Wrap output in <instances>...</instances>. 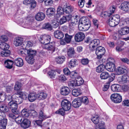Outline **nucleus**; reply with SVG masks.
Returning <instances> with one entry per match:
<instances>
[{"mask_svg":"<svg viewBox=\"0 0 129 129\" xmlns=\"http://www.w3.org/2000/svg\"><path fill=\"white\" fill-rule=\"evenodd\" d=\"M120 21V17L118 15H116L111 17L108 20V23L109 25L114 27L117 25Z\"/></svg>","mask_w":129,"mask_h":129,"instance_id":"f257e3e1","label":"nucleus"},{"mask_svg":"<svg viewBox=\"0 0 129 129\" xmlns=\"http://www.w3.org/2000/svg\"><path fill=\"white\" fill-rule=\"evenodd\" d=\"M110 99L112 102L116 103H120L122 100V96L118 93L112 94L110 96Z\"/></svg>","mask_w":129,"mask_h":129,"instance_id":"f03ea898","label":"nucleus"},{"mask_svg":"<svg viewBox=\"0 0 129 129\" xmlns=\"http://www.w3.org/2000/svg\"><path fill=\"white\" fill-rule=\"evenodd\" d=\"M114 60L112 59V61H109L106 64L105 66L106 69L110 72H113L115 70V66L114 63Z\"/></svg>","mask_w":129,"mask_h":129,"instance_id":"7ed1b4c3","label":"nucleus"},{"mask_svg":"<svg viewBox=\"0 0 129 129\" xmlns=\"http://www.w3.org/2000/svg\"><path fill=\"white\" fill-rule=\"evenodd\" d=\"M80 19L79 18H78L76 16V18H72L71 21L69 23V27L70 29H74L75 26L78 25L80 22Z\"/></svg>","mask_w":129,"mask_h":129,"instance_id":"20e7f679","label":"nucleus"},{"mask_svg":"<svg viewBox=\"0 0 129 129\" xmlns=\"http://www.w3.org/2000/svg\"><path fill=\"white\" fill-rule=\"evenodd\" d=\"M62 108L67 111L69 110L71 108V104L70 102L66 100H63L61 103Z\"/></svg>","mask_w":129,"mask_h":129,"instance_id":"39448f33","label":"nucleus"},{"mask_svg":"<svg viewBox=\"0 0 129 129\" xmlns=\"http://www.w3.org/2000/svg\"><path fill=\"white\" fill-rule=\"evenodd\" d=\"M100 43V41L99 40L94 39L90 43L89 45V48L90 50L93 51L94 50L95 47L97 46Z\"/></svg>","mask_w":129,"mask_h":129,"instance_id":"423d86ee","label":"nucleus"},{"mask_svg":"<svg viewBox=\"0 0 129 129\" xmlns=\"http://www.w3.org/2000/svg\"><path fill=\"white\" fill-rule=\"evenodd\" d=\"M23 3L26 5H27L29 4L30 6L29 8L31 10L35 8L36 5V2L34 0H24Z\"/></svg>","mask_w":129,"mask_h":129,"instance_id":"0eeeda50","label":"nucleus"},{"mask_svg":"<svg viewBox=\"0 0 129 129\" xmlns=\"http://www.w3.org/2000/svg\"><path fill=\"white\" fill-rule=\"evenodd\" d=\"M42 47L43 49L48 50L49 51V52L51 54L54 52L55 50L54 46L51 43L43 45H42Z\"/></svg>","mask_w":129,"mask_h":129,"instance_id":"6e6552de","label":"nucleus"},{"mask_svg":"<svg viewBox=\"0 0 129 129\" xmlns=\"http://www.w3.org/2000/svg\"><path fill=\"white\" fill-rule=\"evenodd\" d=\"M50 36L46 35H42L41 36V43L43 45H46L49 43L50 41Z\"/></svg>","mask_w":129,"mask_h":129,"instance_id":"1a4fd4ad","label":"nucleus"},{"mask_svg":"<svg viewBox=\"0 0 129 129\" xmlns=\"http://www.w3.org/2000/svg\"><path fill=\"white\" fill-rule=\"evenodd\" d=\"M81 20L84 24V31L87 30L90 27L91 24L89 21L86 19L85 17H83L81 18Z\"/></svg>","mask_w":129,"mask_h":129,"instance_id":"9d476101","label":"nucleus"},{"mask_svg":"<svg viewBox=\"0 0 129 129\" xmlns=\"http://www.w3.org/2000/svg\"><path fill=\"white\" fill-rule=\"evenodd\" d=\"M85 37V35L83 33L79 32L77 33L75 35V40L78 42L82 41Z\"/></svg>","mask_w":129,"mask_h":129,"instance_id":"9b49d317","label":"nucleus"},{"mask_svg":"<svg viewBox=\"0 0 129 129\" xmlns=\"http://www.w3.org/2000/svg\"><path fill=\"white\" fill-rule=\"evenodd\" d=\"M127 71V69L124 67H119L116 70V73L118 75L124 73H126Z\"/></svg>","mask_w":129,"mask_h":129,"instance_id":"f8f14e48","label":"nucleus"},{"mask_svg":"<svg viewBox=\"0 0 129 129\" xmlns=\"http://www.w3.org/2000/svg\"><path fill=\"white\" fill-rule=\"evenodd\" d=\"M30 123L31 122L29 120L25 119H23L21 123V125L23 128H27L30 126Z\"/></svg>","mask_w":129,"mask_h":129,"instance_id":"ddd939ff","label":"nucleus"},{"mask_svg":"<svg viewBox=\"0 0 129 129\" xmlns=\"http://www.w3.org/2000/svg\"><path fill=\"white\" fill-rule=\"evenodd\" d=\"M129 80V77L127 75H124L121 77H119L117 81L120 84H123L126 83Z\"/></svg>","mask_w":129,"mask_h":129,"instance_id":"4468645a","label":"nucleus"},{"mask_svg":"<svg viewBox=\"0 0 129 129\" xmlns=\"http://www.w3.org/2000/svg\"><path fill=\"white\" fill-rule=\"evenodd\" d=\"M121 9L125 12H129V2H125L121 4Z\"/></svg>","mask_w":129,"mask_h":129,"instance_id":"2eb2a0df","label":"nucleus"},{"mask_svg":"<svg viewBox=\"0 0 129 129\" xmlns=\"http://www.w3.org/2000/svg\"><path fill=\"white\" fill-rule=\"evenodd\" d=\"M23 38L19 37L15 38L14 41V44L17 46H20L23 44Z\"/></svg>","mask_w":129,"mask_h":129,"instance_id":"dca6fc26","label":"nucleus"},{"mask_svg":"<svg viewBox=\"0 0 129 129\" xmlns=\"http://www.w3.org/2000/svg\"><path fill=\"white\" fill-rule=\"evenodd\" d=\"M118 33L121 35H126L129 33V28L125 27L122 28L118 30Z\"/></svg>","mask_w":129,"mask_h":129,"instance_id":"f3484780","label":"nucleus"},{"mask_svg":"<svg viewBox=\"0 0 129 129\" xmlns=\"http://www.w3.org/2000/svg\"><path fill=\"white\" fill-rule=\"evenodd\" d=\"M70 92L69 89L66 86L63 87L60 90L61 94L64 95H67L69 94Z\"/></svg>","mask_w":129,"mask_h":129,"instance_id":"a211bd4d","label":"nucleus"},{"mask_svg":"<svg viewBox=\"0 0 129 129\" xmlns=\"http://www.w3.org/2000/svg\"><path fill=\"white\" fill-rule=\"evenodd\" d=\"M112 90L114 92L120 91L121 89V86L118 84L112 85L111 87Z\"/></svg>","mask_w":129,"mask_h":129,"instance_id":"6ab92c4d","label":"nucleus"},{"mask_svg":"<svg viewBox=\"0 0 129 129\" xmlns=\"http://www.w3.org/2000/svg\"><path fill=\"white\" fill-rule=\"evenodd\" d=\"M14 62L15 65L19 67H21L23 64V60L20 58H17L15 59Z\"/></svg>","mask_w":129,"mask_h":129,"instance_id":"aec40b11","label":"nucleus"},{"mask_svg":"<svg viewBox=\"0 0 129 129\" xmlns=\"http://www.w3.org/2000/svg\"><path fill=\"white\" fill-rule=\"evenodd\" d=\"M105 52V49L103 47L100 46L97 48L95 50V53L96 54H104Z\"/></svg>","mask_w":129,"mask_h":129,"instance_id":"412c9836","label":"nucleus"},{"mask_svg":"<svg viewBox=\"0 0 129 129\" xmlns=\"http://www.w3.org/2000/svg\"><path fill=\"white\" fill-rule=\"evenodd\" d=\"M125 44L123 42H122L120 44L118 45L116 48V51L118 52H121L124 50L126 48Z\"/></svg>","mask_w":129,"mask_h":129,"instance_id":"4be33fe9","label":"nucleus"},{"mask_svg":"<svg viewBox=\"0 0 129 129\" xmlns=\"http://www.w3.org/2000/svg\"><path fill=\"white\" fill-rule=\"evenodd\" d=\"M28 99L29 101L33 102L38 98L37 95L34 93H30L28 95Z\"/></svg>","mask_w":129,"mask_h":129,"instance_id":"5701e85b","label":"nucleus"},{"mask_svg":"<svg viewBox=\"0 0 129 129\" xmlns=\"http://www.w3.org/2000/svg\"><path fill=\"white\" fill-rule=\"evenodd\" d=\"M13 96H16L17 98L19 97L23 100V99H25L27 98L28 95L26 93L20 92L18 94H15Z\"/></svg>","mask_w":129,"mask_h":129,"instance_id":"b1692460","label":"nucleus"},{"mask_svg":"<svg viewBox=\"0 0 129 129\" xmlns=\"http://www.w3.org/2000/svg\"><path fill=\"white\" fill-rule=\"evenodd\" d=\"M55 11V9L54 8H49L47 9L46 11V15L49 17L53 16Z\"/></svg>","mask_w":129,"mask_h":129,"instance_id":"393cba45","label":"nucleus"},{"mask_svg":"<svg viewBox=\"0 0 129 129\" xmlns=\"http://www.w3.org/2000/svg\"><path fill=\"white\" fill-rule=\"evenodd\" d=\"M54 36L55 38L59 39L62 38L64 36L63 33L59 30H56L54 32Z\"/></svg>","mask_w":129,"mask_h":129,"instance_id":"a878e982","label":"nucleus"},{"mask_svg":"<svg viewBox=\"0 0 129 129\" xmlns=\"http://www.w3.org/2000/svg\"><path fill=\"white\" fill-rule=\"evenodd\" d=\"M74 10V7L71 6H67L65 8H64V13L67 14L71 13Z\"/></svg>","mask_w":129,"mask_h":129,"instance_id":"bb28decb","label":"nucleus"},{"mask_svg":"<svg viewBox=\"0 0 129 129\" xmlns=\"http://www.w3.org/2000/svg\"><path fill=\"white\" fill-rule=\"evenodd\" d=\"M57 14L56 15L57 18L59 17L61 15H62L64 13V8H63L59 6L57 10Z\"/></svg>","mask_w":129,"mask_h":129,"instance_id":"cd10ccee","label":"nucleus"},{"mask_svg":"<svg viewBox=\"0 0 129 129\" xmlns=\"http://www.w3.org/2000/svg\"><path fill=\"white\" fill-rule=\"evenodd\" d=\"M14 62L12 60H7L5 62L6 67L7 68L11 69L12 67V65Z\"/></svg>","mask_w":129,"mask_h":129,"instance_id":"c85d7f7f","label":"nucleus"},{"mask_svg":"<svg viewBox=\"0 0 129 129\" xmlns=\"http://www.w3.org/2000/svg\"><path fill=\"white\" fill-rule=\"evenodd\" d=\"M33 44L30 41L23 42L22 45V47L24 49H27L28 48L33 46Z\"/></svg>","mask_w":129,"mask_h":129,"instance_id":"c756f323","label":"nucleus"},{"mask_svg":"<svg viewBox=\"0 0 129 129\" xmlns=\"http://www.w3.org/2000/svg\"><path fill=\"white\" fill-rule=\"evenodd\" d=\"M81 102L80 100L74 99L72 102V106L75 108L79 107L81 105Z\"/></svg>","mask_w":129,"mask_h":129,"instance_id":"7c9ffc66","label":"nucleus"},{"mask_svg":"<svg viewBox=\"0 0 129 129\" xmlns=\"http://www.w3.org/2000/svg\"><path fill=\"white\" fill-rule=\"evenodd\" d=\"M27 56L34 57L36 53V51L35 50H34L31 49H27Z\"/></svg>","mask_w":129,"mask_h":129,"instance_id":"2f4dec72","label":"nucleus"},{"mask_svg":"<svg viewBox=\"0 0 129 129\" xmlns=\"http://www.w3.org/2000/svg\"><path fill=\"white\" fill-rule=\"evenodd\" d=\"M109 74L107 72H102L100 75V77L102 79H106L110 77Z\"/></svg>","mask_w":129,"mask_h":129,"instance_id":"473e14b6","label":"nucleus"},{"mask_svg":"<svg viewBox=\"0 0 129 129\" xmlns=\"http://www.w3.org/2000/svg\"><path fill=\"white\" fill-rule=\"evenodd\" d=\"M25 59L27 62L31 64H33L35 62L34 57L32 56H27Z\"/></svg>","mask_w":129,"mask_h":129,"instance_id":"72a5a7b5","label":"nucleus"},{"mask_svg":"<svg viewBox=\"0 0 129 129\" xmlns=\"http://www.w3.org/2000/svg\"><path fill=\"white\" fill-rule=\"evenodd\" d=\"M10 101V102L8 104V107L9 108L13 109L15 107H18L17 103H16L14 100H11Z\"/></svg>","mask_w":129,"mask_h":129,"instance_id":"f704fd0d","label":"nucleus"},{"mask_svg":"<svg viewBox=\"0 0 129 129\" xmlns=\"http://www.w3.org/2000/svg\"><path fill=\"white\" fill-rule=\"evenodd\" d=\"M65 57L64 56H59L56 58L55 59V61L57 63L59 64H61L64 61Z\"/></svg>","mask_w":129,"mask_h":129,"instance_id":"c9c22d12","label":"nucleus"},{"mask_svg":"<svg viewBox=\"0 0 129 129\" xmlns=\"http://www.w3.org/2000/svg\"><path fill=\"white\" fill-rule=\"evenodd\" d=\"M76 83L77 86H79L82 84L84 82V81L82 78L79 77H77L76 79H75Z\"/></svg>","mask_w":129,"mask_h":129,"instance_id":"e433bc0d","label":"nucleus"},{"mask_svg":"<svg viewBox=\"0 0 129 129\" xmlns=\"http://www.w3.org/2000/svg\"><path fill=\"white\" fill-rule=\"evenodd\" d=\"M1 48L3 50H8L9 48V46L4 42H2L0 44Z\"/></svg>","mask_w":129,"mask_h":129,"instance_id":"4c0bfd02","label":"nucleus"},{"mask_svg":"<svg viewBox=\"0 0 129 129\" xmlns=\"http://www.w3.org/2000/svg\"><path fill=\"white\" fill-rule=\"evenodd\" d=\"M76 60L75 59H73L71 60L69 62L68 64V67L70 68L75 67L76 65Z\"/></svg>","mask_w":129,"mask_h":129,"instance_id":"58836bf2","label":"nucleus"},{"mask_svg":"<svg viewBox=\"0 0 129 129\" xmlns=\"http://www.w3.org/2000/svg\"><path fill=\"white\" fill-rule=\"evenodd\" d=\"M68 86L70 88L77 86L75 79L70 80L68 82Z\"/></svg>","mask_w":129,"mask_h":129,"instance_id":"ea45409f","label":"nucleus"},{"mask_svg":"<svg viewBox=\"0 0 129 129\" xmlns=\"http://www.w3.org/2000/svg\"><path fill=\"white\" fill-rule=\"evenodd\" d=\"M10 53L9 50H3L1 52V55L3 57H7L9 55Z\"/></svg>","mask_w":129,"mask_h":129,"instance_id":"a19ab883","label":"nucleus"},{"mask_svg":"<svg viewBox=\"0 0 129 129\" xmlns=\"http://www.w3.org/2000/svg\"><path fill=\"white\" fill-rule=\"evenodd\" d=\"M105 68V66L104 65L101 64L96 68V71L98 73L101 72L104 70Z\"/></svg>","mask_w":129,"mask_h":129,"instance_id":"79ce46f5","label":"nucleus"},{"mask_svg":"<svg viewBox=\"0 0 129 129\" xmlns=\"http://www.w3.org/2000/svg\"><path fill=\"white\" fill-rule=\"evenodd\" d=\"M91 119L94 124H96L99 123L100 120V118L97 115H96L93 117Z\"/></svg>","mask_w":129,"mask_h":129,"instance_id":"37998d69","label":"nucleus"},{"mask_svg":"<svg viewBox=\"0 0 129 129\" xmlns=\"http://www.w3.org/2000/svg\"><path fill=\"white\" fill-rule=\"evenodd\" d=\"M7 121V119H5L1 121L0 125V126L2 127L1 128V129L2 128L5 129L6 128Z\"/></svg>","mask_w":129,"mask_h":129,"instance_id":"c03bdc74","label":"nucleus"},{"mask_svg":"<svg viewBox=\"0 0 129 129\" xmlns=\"http://www.w3.org/2000/svg\"><path fill=\"white\" fill-rule=\"evenodd\" d=\"M21 86V84L19 82H17L15 85L14 89L15 90L18 91L20 89Z\"/></svg>","mask_w":129,"mask_h":129,"instance_id":"a18cd8bd","label":"nucleus"},{"mask_svg":"<svg viewBox=\"0 0 129 129\" xmlns=\"http://www.w3.org/2000/svg\"><path fill=\"white\" fill-rule=\"evenodd\" d=\"M42 28L47 29L49 30H50L52 29V27L49 23H46L43 25Z\"/></svg>","mask_w":129,"mask_h":129,"instance_id":"49530a36","label":"nucleus"},{"mask_svg":"<svg viewBox=\"0 0 129 129\" xmlns=\"http://www.w3.org/2000/svg\"><path fill=\"white\" fill-rule=\"evenodd\" d=\"M73 37L72 35H69L67 34H65L64 39H65L67 43L70 42L71 40V39Z\"/></svg>","mask_w":129,"mask_h":129,"instance_id":"de8ad7c7","label":"nucleus"},{"mask_svg":"<svg viewBox=\"0 0 129 129\" xmlns=\"http://www.w3.org/2000/svg\"><path fill=\"white\" fill-rule=\"evenodd\" d=\"M79 90L76 89H73L72 91V94L74 96H77L81 94Z\"/></svg>","mask_w":129,"mask_h":129,"instance_id":"09e8293b","label":"nucleus"},{"mask_svg":"<svg viewBox=\"0 0 129 129\" xmlns=\"http://www.w3.org/2000/svg\"><path fill=\"white\" fill-rule=\"evenodd\" d=\"M75 52L73 48H70L68 50L67 53L69 56H71L75 54Z\"/></svg>","mask_w":129,"mask_h":129,"instance_id":"8fccbe9b","label":"nucleus"},{"mask_svg":"<svg viewBox=\"0 0 129 129\" xmlns=\"http://www.w3.org/2000/svg\"><path fill=\"white\" fill-rule=\"evenodd\" d=\"M80 102L83 103L84 104L87 105L88 103V100L86 96L81 97Z\"/></svg>","mask_w":129,"mask_h":129,"instance_id":"3c124183","label":"nucleus"},{"mask_svg":"<svg viewBox=\"0 0 129 129\" xmlns=\"http://www.w3.org/2000/svg\"><path fill=\"white\" fill-rule=\"evenodd\" d=\"M0 110L1 111H3V112H7L8 110V107L5 105H1L0 107Z\"/></svg>","mask_w":129,"mask_h":129,"instance_id":"603ef678","label":"nucleus"},{"mask_svg":"<svg viewBox=\"0 0 129 129\" xmlns=\"http://www.w3.org/2000/svg\"><path fill=\"white\" fill-rule=\"evenodd\" d=\"M48 74L51 78H53L55 77L56 73L54 70H52L49 72Z\"/></svg>","mask_w":129,"mask_h":129,"instance_id":"864d4df0","label":"nucleus"},{"mask_svg":"<svg viewBox=\"0 0 129 129\" xmlns=\"http://www.w3.org/2000/svg\"><path fill=\"white\" fill-rule=\"evenodd\" d=\"M65 110L63 108L59 109L55 112V113L63 115L64 114Z\"/></svg>","mask_w":129,"mask_h":129,"instance_id":"5fc2aeb1","label":"nucleus"},{"mask_svg":"<svg viewBox=\"0 0 129 129\" xmlns=\"http://www.w3.org/2000/svg\"><path fill=\"white\" fill-rule=\"evenodd\" d=\"M82 23V21L81 20V18L80 19V22L79 23L78 25V28L79 30L80 31H84V24Z\"/></svg>","mask_w":129,"mask_h":129,"instance_id":"6e6d98bb","label":"nucleus"},{"mask_svg":"<svg viewBox=\"0 0 129 129\" xmlns=\"http://www.w3.org/2000/svg\"><path fill=\"white\" fill-rule=\"evenodd\" d=\"M22 118L23 117L22 116L19 115L17 117L15 118V121L17 123L21 124V121Z\"/></svg>","mask_w":129,"mask_h":129,"instance_id":"4d7b16f0","label":"nucleus"},{"mask_svg":"<svg viewBox=\"0 0 129 129\" xmlns=\"http://www.w3.org/2000/svg\"><path fill=\"white\" fill-rule=\"evenodd\" d=\"M85 3V0H78V5L80 8H83Z\"/></svg>","mask_w":129,"mask_h":129,"instance_id":"13d9d810","label":"nucleus"},{"mask_svg":"<svg viewBox=\"0 0 129 129\" xmlns=\"http://www.w3.org/2000/svg\"><path fill=\"white\" fill-rule=\"evenodd\" d=\"M53 2L52 0H46L44 1V4L47 6H51Z\"/></svg>","mask_w":129,"mask_h":129,"instance_id":"bf43d9fd","label":"nucleus"},{"mask_svg":"<svg viewBox=\"0 0 129 129\" xmlns=\"http://www.w3.org/2000/svg\"><path fill=\"white\" fill-rule=\"evenodd\" d=\"M70 77L72 78H77V77L78 75V74L75 71H73L71 72L70 74Z\"/></svg>","mask_w":129,"mask_h":129,"instance_id":"052dcab7","label":"nucleus"},{"mask_svg":"<svg viewBox=\"0 0 129 129\" xmlns=\"http://www.w3.org/2000/svg\"><path fill=\"white\" fill-rule=\"evenodd\" d=\"M58 79L61 82L66 81L67 79L65 76L63 75H61L59 76Z\"/></svg>","mask_w":129,"mask_h":129,"instance_id":"680f3d73","label":"nucleus"},{"mask_svg":"<svg viewBox=\"0 0 129 129\" xmlns=\"http://www.w3.org/2000/svg\"><path fill=\"white\" fill-rule=\"evenodd\" d=\"M111 14L108 12L105 11L102 13V16L103 17H107V16L109 17L111 15Z\"/></svg>","mask_w":129,"mask_h":129,"instance_id":"e2e57ef3","label":"nucleus"},{"mask_svg":"<svg viewBox=\"0 0 129 129\" xmlns=\"http://www.w3.org/2000/svg\"><path fill=\"white\" fill-rule=\"evenodd\" d=\"M14 98L15 99V100H14V101L16 103H17V105L20 104L22 102V98H21L20 97L18 98H16L15 97Z\"/></svg>","mask_w":129,"mask_h":129,"instance_id":"0e129e2a","label":"nucleus"},{"mask_svg":"<svg viewBox=\"0 0 129 129\" xmlns=\"http://www.w3.org/2000/svg\"><path fill=\"white\" fill-rule=\"evenodd\" d=\"M41 122L43 120L48 117L47 116L44 114L42 111H41Z\"/></svg>","mask_w":129,"mask_h":129,"instance_id":"69168bd1","label":"nucleus"},{"mask_svg":"<svg viewBox=\"0 0 129 129\" xmlns=\"http://www.w3.org/2000/svg\"><path fill=\"white\" fill-rule=\"evenodd\" d=\"M99 129H105V123L103 121H101L99 124Z\"/></svg>","mask_w":129,"mask_h":129,"instance_id":"338daca9","label":"nucleus"},{"mask_svg":"<svg viewBox=\"0 0 129 129\" xmlns=\"http://www.w3.org/2000/svg\"><path fill=\"white\" fill-rule=\"evenodd\" d=\"M89 62V60L87 58H84L82 59L81 62L83 65L87 64Z\"/></svg>","mask_w":129,"mask_h":129,"instance_id":"774afa93","label":"nucleus"}]
</instances>
